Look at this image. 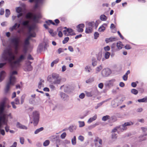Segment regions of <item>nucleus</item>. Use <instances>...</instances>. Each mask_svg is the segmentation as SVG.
<instances>
[{"label": "nucleus", "mask_w": 147, "mask_h": 147, "mask_svg": "<svg viewBox=\"0 0 147 147\" xmlns=\"http://www.w3.org/2000/svg\"><path fill=\"white\" fill-rule=\"evenodd\" d=\"M11 47H7L4 49L1 55V58L4 61H7L9 64L12 69H16L20 67V63L23 61L25 58V56L21 55L16 60L15 54L18 53L17 50L18 47H15V51H14Z\"/></svg>", "instance_id": "nucleus-1"}, {"label": "nucleus", "mask_w": 147, "mask_h": 147, "mask_svg": "<svg viewBox=\"0 0 147 147\" xmlns=\"http://www.w3.org/2000/svg\"><path fill=\"white\" fill-rule=\"evenodd\" d=\"M97 64V62L95 58H93L92 59V65L94 67L96 66Z\"/></svg>", "instance_id": "nucleus-30"}, {"label": "nucleus", "mask_w": 147, "mask_h": 147, "mask_svg": "<svg viewBox=\"0 0 147 147\" xmlns=\"http://www.w3.org/2000/svg\"><path fill=\"white\" fill-rule=\"evenodd\" d=\"M99 35V34L97 32H95L94 34V39H97Z\"/></svg>", "instance_id": "nucleus-59"}, {"label": "nucleus", "mask_w": 147, "mask_h": 147, "mask_svg": "<svg viewBox=\"0 0 147 147\" xmlns=\"http://www.w3.org/2000/svg\"><path fill=\"white\" fill-rule=\"evenodd\" d=\"M16 126L18 128L20 129H28V127L27 126L22 124L19 122H17L16 123Z\"/></svg>", "instance_id": "nucleus-15"}, {"label": "nucleus", "mask_w": 147, "mask_h": 147, "mask_svg": "<svg viewBox=\"0 0 147 147\" xmlns=\"http://www.w3.org/2000/svg\"><path fill=\"white\" fill-rule=\"evenodd\" d=\"M141 129L143 131V132L144 133L143 135H141L139 137L140 138L139 140L140 141H142L143 140H145L146 138L145 137H144V136H146L147 135V128L144 127H142L141 128Z\"/></svg>", "instance_id": "nucleus-13"}, {"label": "nucleus", "mask_w": 147, "mask_h": 147, "mask_svg": "<svg viewBox=\"0 0 147 147\" xmlns=\"http://www.w3.org/2000/svg\"><path fill=\"white\" fill-rule=\"evenodd\" d=\"M111 99V98H108L101 102L100 103H98L97 105V106L95 107V108L96 109H97L98 108L101 106L104 103L109 101Z\"/></svg>", "instance_id": "nucleus-20"}, {"label": "nucleus", "mask_w": 147, "mask_h": 147, "mask_svg": "<svg viewBox=\"0 0 147 147\" xmlns=\"http://www.w3.org/2000/svg\"><path fill=\"white\" fill-rule=\"evenodd\" d=\"M111 104L113 107H116L118 106V103L116 102L115 100H113L112 101Z\"/></svg>", "instance_id": "nucleus-28"}, {"label": "nucleus", "mask_w": 147, "mask_h": 147, "mask_svg": "<svg viewBox=\"0 0 147 147\" xmlns=\"http://www.w3.org/2000/svg\"><path fill=\"white\" fill-rule=\"evenodd\" d=\"M130 73V71L129 70H128L125 74L123 76V78L125 81H126L127 80V75Z\"/></svg>", "instance_id": "nucleus-25"}, {"label": "nucleus", "mask_w": 147, "mask_h": 147, "mask_svg": "<svg viewBox=\"0 0 147 147\" xmlns=\"http://www.w3.org/2000/svg\"><path fill=\"white\" fill-rule=\"evenodd\" d=\"M110 121H112V122H114L116 120V117L115 116H112L110 117Z\"/></svg>", "instance_id": "nucleus-61"}, {"label": "nucleus", "mask_w": 147, "mask_h": 147, "mask_svg": "<svg viewBox=\"0 0 147 147\" xmlns=\"http://www.w3.org/2000/svg\"><path fill=\"white\" fill-rule=\"evenodd\" d=\"M85 70L86 72H90L91 70V69L89 65H87L85 67Z\"/></svg>", "instance_id": "nucleus-38"}, {"label": "nucleus", "mask_w": 147, "mask_h": 147, "mask_svg": "<svg viewBox=\"0 0 147 147\" xmlns=\"http://www.w3.org/2000/svg\"><path fill=\"white\" fill-rule=\"evenodd\" d=\"M26 69L28 71H30L32 69V67L31 65H26Z\"/></svg>", "instance_id": "nucleus-50"}, {"label": "nucleus", "mask_w": 147, "mask_h": 147, "mask_svg": "<svg viewBox=\"0 0 147 147\" xmlns=\"http://www.w3.org/2000/svg\"><path fill=\"white\" fill-rule=\"evenodd\" d=\"M95 147H102V141L98 137H96L94 140Z\"/></svg>", "instance_id": "nucleus-9"}, {"label": "nucleus", "mask_w": 147, "mask_h": 147, "mask_svg": "<svg viewBox=\"0 0 147 147\" xmlns=\"http://www.w3.org/2000/svg\"><path fill=\"white\" fill-rule=\"evenodd\" d=\"M93 23L89 22L86 26L85 32L86 33H90L92 32L93 31L92 28H94Z\"/></svg>", "instance_id": "nucleus-10"}, {"label": "nucleus", "mask_w": 147, "mask_h": 147, "mask_svg": "<svg viewBox=\"0 0 147 147\" xmlns=\"http://www.w3.org/2000/svg\"><path fill=\"white\" fill-rule=\"evenodd\" d=\"M84 27V25L83 24H79L77 26V31L79 32H82L83 31L82 28Z\"/></svg>", "instance_id": "nucleus-18"}, {"label": "nucleus", "mask_w": 147, "mask_h": 147, "mask_svg": "<svg viewBox=\"0 0 147 147\" xmlns=\"http://www.w3.org/2000/svg\"><path fill=\"white\" fill-rule=\"evenodd\" d=\"M9 40L10 43L13 45V46H19L18 45L20 41V39L19 37L16 36L9 39Z\"/></svg>", "instance_id": "nucleus-7"}, {"label": "nucleus", "mask_w": 147, "mask_h": 147, "mask_svg": "<svg viewBox=\"0 0 147 147\" xmlns=\"http://www.w3.org/2000/svg\"><path fill=\"white\" fill-rule=\"evenodd\" d=\"M8 117H9L11 119L13 118L11 113L7 114L4 113V111L2 114L0 115V121H2V122L4 125H7V124Z\"/></svg>", "instance_id": "nucleus-4"}, {"label": "nucleus", "mask_w": 147, "mask_h": 147, "mask_svg": "<svg viewBox=\"0 0 147 147\" xmlns=\"http://www.w3.org/2000/svg\"><path fill=\"white\" fill-rule=\"evenodd\" d=\"M111 73V70L108 68L104 69L101 72V74L103 77H107L109 76Z\"/></svg>", "instance_id": "nucleus-11"}, {"label": "nucleus", "mask_w": 147, "mask_h": 147, "mask_svg": "<svg viewBox=\"0 0 147 147\" xmlns=\"http://www.w3.org/2000/svg\"><path fill=\"white\" fill-rule=\"evenodd\" d=\"M36 35V34L35 33H32L30 32L29 35L28 36V37L30 39V38L32 37H35Z\"/></svg>", "instance_id": "nucleus-51"}, {"label": "nucleus", "mask_w": 147, "mask_h": 147, "mask_svg": "<svg viewBox=\"0 0 147 147\" xmlns=\"http://www.w3.org/2000/svg\"><path fill=\"white\" fill-rule=\"evenodd\" d=\"M32 13H28L26 15V17L28 19H31V18Z\"/></svg>", "instance_id": "nucleus-56"}, {"label": "nucleus", "mask_w": 147, "mask_h": 147, "mask_svg": "<svg viewBox=\"0 0 147 147\" xmlns=\"http://www.w3.org/2000/svg\"><path fill=\"white\" fill-rule=\"evenodd\" d=\"M100 21L99 20H97L96 21L95 23H94V22H90V23H94V25L93 26L94 27H95V29H96L97 28V27L98 25V24L100 22Z\"/></svg>", "instance_id": "nucleus-32"}, {"label": "nucleus", "mask_w": 147, "mask_h": 147, "mask_svg": "<svg viewBox=\"0 0 147 147\" xmlns=\"http://www.w3.org/2000/svg\"><path fill=\"white\" fill-rule=\"evenodd\" d=\"M86 94L88 97H91L94 94V92L92 91L90 92H87L86 93Z\"/></svg>", "instance_id": "nucleus-35"}, {"label": "nucleus", "mask_w": 147, "mask_h": 147, "mask_svg": "<svg viewBox=\"0 0 147 147\" xmlns=\"http://www.w3.org/2000/svg\"><path fill=\"white\" fill-rule=\"evenodd\" d=\"M7 99L6 98H3L0 104V115L3 114L5 110V105Z\"/></svg>", "instance_id": "nucleus-8"}, {"label": "nucleus", "mask_w": 147, "mask_h": 147, "mask_svg": "<svg viewBox=\"0 0 147 147\" xmlns=\"http://www.w3.org/2000/svg\"><path fill=\"white\" fill-rule=\"evenodd\" d=\"M69 37H67L64 38V40L62 42L63 44L66 43L69 40Z\"/></svg>", "instance_id": "nucleus-54"}, {"label": "nucleus", "mask_w": 147, "mask_h": 147, "mask_svg": "<svg viewBox=\"0 0 147 147\" xmlns=\"http://www.w3.org/2000/svg\"><path fill=\"white\" fill-rule=\"evenodd\" d=\"M110 53L108 52L105 53V59H107L109 58L110 56Z\"/></svg>", "instance_id": "nucleus-47"}, {"label": "nucleus", "mask_w": 147, "mask_h": 147, "mask_svg": "<svg viewBox=\"0 0 147 147\" xmlns=\"http://www.w3.org/2000/svg\"><path fill=\"white\" fill-rule=\"evenodd\" d=\"M138 101L139 102H147V97H145L143 98L138 99Z\"/></svg>", "instance_id": "nucleus-33"}, {"label": "nucleus", "mask_w": 147, "mask_h": 147, "mask_svg": "<svg viewBox=\"0 0 147 147\" xmlns=\"http://www.w3.org/2000/svg\"><path fill=\"white\" fill-rule=\"evenodd\" d=\"M133 124V123L131 121L125 122L122 125H120L115 127L112 130V133H114L118 130L123 131L127 129V126H129Z\"/></svg>", "instance_id": "nucleus-3"}, {"label": "nucleus", "mask_w": 147, "mask_h": 147, "mask_svg": "<svg viewBox=\"0 0 147 147\" xmlns=\"http://www.w3.org/2000/svg\"><path fill=\"white\" fill-rule=\"evenodd\" d=\"M72 144L73 145H75L76 144V136H74L71 140Z\"/></svg>", "instance_id": "nucleus-46"}, {"label": "nucleus", "mask_w": 147, "mask_h": 147, "mask_svg": "<svg viewBox=\"0 0 147 147\" xmlns=\"http://www.w3.org/2000/svg\"><path fill=\"white\" fill-rule=\"evenodd\" d=\"M117 134L115 133H113L112 134V138L113 139H115L117 138Z\"/></svg>", "instance_id": "nucleus-64"}, {"label": "nucleus", "mask_w": 147, "mask_h": 147, "mask_svg": "<svg viewBox=\"0 0 147 147\" xmlns=\"http://www.w3.org/2000/svg\"><path fill=\"white\" fill-rule=\"evenodd\" d=\"M115 81L114 79L107 81L105 84V86L108 87H111L113 86V83Z\"/></svg>", "instance_id": "nucleus-14"}, {"label": "nucleus", "mask_w": 147, "mask_h": 147, "mask_svg": "<svg viewBox=\"0 0 147 147\" xmlns=\"http://www.w3.org/2000/svg\"><path fill=\"white\" fill-rule=\"evenodd\" d=\"M47 47H38L37 51L39 53H41V52L44 51L47 49Z\"/></svg>", "instance_id": "nucleus-19"}, {"label": "nucleus", "mask_w": 147, "mask_h": 147, "mask_svg": "<svg viewBox=\"0 0 147 147\" xmlns=\"http://www.w3.org/2000/svg\"><path fill=\"white\" fill-rule=\"evenodd\" d=\"M50 143V141L49 140H45L43 143V146H47Z\"/></svg>", "instance_id": "nucleus-53"}, {"label": "nucleus", "mask_w": 147, "mask_h": 147, "mask_svg": "<svg viewBox=\"0 0 147 147\" xmlns=\"http://www.w3.org/2000/svg\"><path fill=\"white\" fill-rule=\"evenodd\" d=\"M67 49H63L61 48H59L58 50V52L59 54H60L61 53L63 52L64 51V50H66Z\"/></svg>", "instance_id": "nucleus-55"}, {"label": "nucleus", "mask_w": 147, "mask_h": 147, "mask_svg": "<svg viewBox=\"0 0 147 147\" xmlns=\"http://www.w3.org/2000/svg\"><path fill=\"white\" fill-rule=\"evenodd\" d=\"M99 124V123L98 122H97L95 124L92 125L88 127V129L91 130L92 129L94 128L96 126L98 125Z\"/></svg>", "instance_id": "nucleus-27"}, {"label": "nucleus", "mask_w": 147, "mask_h": 147, "mask_svg": "<svg viewBox=\"0 0 147 147\" xmlns=\"http://www.w3.org/2000/svg\"><path fill=\"white\" fill-rule=\"evenodd\" d=\"M26 95L25 94H23L21 97V104H22L24 102V100L25 97Z\"/></svg>", "instance_id": "nucleus-48"}, {"label": "nucleus", "mask_w": 147, "mask_h": 147, "mask_svg": "<svg viewBox=\"0 0 147 147\" xmlns=\"http://www.w3.org/2000/svg\"><path fill=\"white\" fill-rule=\"evenodd\" d=\"M22 25L23 26L27 27L29 26V22L28 20L23 21L22 23Z\"/></svg>", "instance_id": "nucleus-24"}, {"label": "nucleus", "mask_w": 147, "mask_h": 147, "mask_svg": "<svg viewBox=\"0 0 147 147\" xmlns=\"http://www.w3.org/2000/svg\"><path fill=\"white\" fill-rule=\"evenodd\" d=\"M18 74V72L16 71H11L9 73V80L7 82L5 88V92L7 93L11 86L14 85L16 83V78L15 75Z\"/></svg>", "instance_id": "nucleus-2"}, {"label": "nucleus", "mask_w": 147, "mask_h": 147, "mask_svg": "<svg viewBox=\"0 0 147 147\" xmlns=\"http://www.w3.org/2000/svg\"><path fill=\"white\" fill-rule=\"evenodd\" d=\"M17 25V23H15L13 26L12 27H11L9 28V30L10 31V32H12L14 30H16Z\"/></svg>", "instance_id": "nucleus-31"}, {"label": "nucleus", "mask_w": 147, "mask_h": 147, "mask_svg": "<svg viewBox=\"0 0 147 147\" xmlns=\"http://www.w3.org/2000/svg\"><path fill=\"white\" fill-rule=\"evenodd\" d=\"M110 119V116L106 115L103 116L102 118V120L104 121H106L107 120Z\"/></svg>", "instance_id": "nucleus-42"}, {"label": "nucleus", "mask_w": 147, "mask_h": 147, "mask_svg": "<svg viewBox=\"0 0 147 147\" xmlns=\"http://www.w3.org/2000/svg\"><path fill=\"white\" fill-rule=\"evenodd\" d=\"M29 102L30 104H32L34 105H36L35 102L34 98H30L29 100Z\"/></svg>", "instance_id": "nucleus-37"}, {"label": "nucleus", "mask_w": 147, "mask_h": 147, "mask_svg": "<svg viewBox=\"0 0 147 147\" xmlns=\"http://www.w3.org/2000/svg\"><path fill=\"white\" fill-rule=\"evenodd\" d=\"M52 77L54 80L52 84H60L61 79L59 77V74L53 73L52 74Z\"/></svg>", "instance_id": "nucleus-5"}, {"label": "nucleus", "mask_w": 147, "mask_h": 147, "mask_svg": "<svg viewBox=\"0 0 147 147\" xmlns=\"http://www.w3.org/2000/svg\"><path fill=\"white\" fill-rule=\"evenodd\" d=\"M24 47L23 49V51L25 54L28 51V47Z\"/></svg>", "instance_id": "nucleus-62"}, {"label": "nucleus", "mask_w": 147, "mask_h": 147, "mask_svg": "<svg viewBox=\"0 0 147 147\" xmlns=\"http://www.w3.org/2000/svg\"><path fill=\"white\" fill-rule=\"evenodd\" d=\"M69 129L70 132H72L73 131L76 129V127L75 125L71 126L69 127Z\"/></svg>", "instance_id": "nucleus-36"}, {"label": "nucleus", "mask_w": 147, "mask_h": 147, "mask_svg": "<svg viewBox=\"0 0 147 147\" xmlns=\"http://www.w3.org/2000/svg\"><path fill=\"white\" fill-rule=\"evenodd\" d=\"M131 92L132 94L136 95L138 93V91L135 89H132L131 90Z\"/></svg>", "instance_id": "nucleus-45"}, {"label": "nucleus", "mask_w": 147, "mask_h": 147, "mask_svg": "<svg viewBox=\"0 0 147 147\" xmlns=\"http://www.w3.org/2000/svg\"><path fill=\"white\" fill-rule=\"evenodd\" d=\"M105 29V28L103 26H102L99 27L98 29V31L100 32H102L104 31Z\"/></svg>", "instance_id": "nucleus-52"}, {"label": "nucleus", "mask_w": 147, "mask_h": 147, "mask_svg": "<svg viewBox=\"0 0 147 147\" xmlns=\"http://www.w3.org/2000/svg\"><path fill=\"white\" fill-rule=\"evenodd\" d=\"M33 124L34 126H36L38 124L39 118V113L37 111H34L33 113Z\"/></svg>", "instance_id": "nucleus-6"}, {"label": "nucleus", "mask_w": 147, "mask_h": 147, "mask_svg": "<svg viewBox=\"0 0 147 147\" xmlns=\"http://www.w3.org/2000/svg\"><path fill=\"white\" fill-rule=\"evenodd\" d=\"M10 14V12L9 9H7L5 10V16L6 18L9 17Z\"/></svg>", "instance_id": "nucleus-40"}, {"label": "nucleus", "mask_w": 147, "mask_h": 147, "mask_svg": "<svg viewBox=\"0 0 147 147\" xmlns=\"http://www.w3.org/2000/svg\"><path fill=\"white\" fill-rule=\"evenodd\" d=\"M64 34L67 36L75 35L76 33L74 32V30L71 28H67L63 31Z\"/></svg>", "instance_id": "nucleus-12"}, {"label": "nucleus", "mask_w": 147, "mask_h": 147, "mask_svg": "<svg viewBox=\"0 0 147 147\" xmlns=\"http://www.w3.org/2000/svg\"><path fill=\"white\" fill-rule=\"evenodd\" d=\"M40 18L39 16H36V15H34L33 16V21L34 22H38V20L37 19V18Z\"/></svg>", "instance_id": "nucleus-43"}, {"label": "nucleus", "mask_w": 147, "mask_h": 147, "mask_svg": "<svg viewBox=\"0 0 147 147\" xmlns=\"http://www.w3.org/2000/svg\"><path fill=\"white\" fill-rule=\"evenodd\" d=\"M78 139L81 142H83L84 140V138L82 136H80L78 137Z\"/></svg>", "instance_id": "nucleus-63"}, {"label": "nucleus", "mask_w": 147, "mask_h": 147, "mask_svg": "<svg viewBox=\"0 0 147 147\" xmlns=\"http://www.w3.org/2000/svg\"><path fill=\"white\" fill-rule=\"evenodd\" d=\"M79 123V127H82L85 125L84 122L83 121H78Z\"/></svg>", "instance_id": "nucleus-44"}, {"label": "nucleus", "mask_w": 147, "mask_h": 147, "mask_svg": "<svg viewBox=\"0 0 147 147\" xmlns=\"http://www.w3.org/2000/svg\"><path fill=\"white\" fill-rule=\"evenodd\" d=\"M100 19L102 21H105L107 19V17L104 15H102L100 17Z\"/></svg>", "instance_id": "nucleus-41"}, {"label": "nucleus", "mask_w": 147, "mask_h": 147, "mask_svg": "<svg viewBox=\"0 0 147 147\" xmlns=\"http://www.w3.org/2000/svg\"><path fill=\"white\" fill-rule=\"evenodd\" d=\"M29 38L28 37H27L25 40L24 41V44L26 45H28L29 44Z\"/></svg>", "instance_id": "nucleus-49"}, {"label": "nucleus", "mask_w": 147, "mask_h": 147, "mask_svg": "<svg viewBox=\"0 0 147 147\" xmlns=\"http://www.w3.org/2000/svg\"><path fill=\"white\" fill-rule=\"evenodd\" d=\"M97 118V115H94L92 117L90 118L88 120L87 123H90L93 121L95 120Z\"/></svg>", "instance_id": "nucleus-22"}, {"label": "nucleus", "mask_w": 147, "mask_h": 147, "mask_svg": "<svg viewBox=\"0 0 147 147\" xmlns=\"http://www.w3.org/2000/svg\"><path fill=\"white\" fill-rule=\"evenodd\" d=\"M5 76V72L4 71H2L0 74V82L4 79Z\"/></svg>", "instance_id": "nucleus-21"}, {"label": "nucleus", "mask_w": 147, "mask_h": 147, "mask_svg": "<svg viewBox=\"0 0 147 147\" xmlns=\"http://www.w3.org/2000/svg\"><path fill=\"white\" fill-rule=\"evenodd\" d=\"M96 58L97 60L99 61H100L101 59L102 61H103L105 60V59L102 58V53L101 52H99L96 55Z\"/></svg>", "instance_id": "nucleus-16"}, {"label": "nucleus", "mask_w": 147, "mask_h": 147, "mask_svg": "<svg viewBox=\"0 0 147 147\" xmlns=\"http://www.w3.org/2000/svg\"><path fill=\"white\" fill-rule=\"evenodd\" d=\"M102 66L101 65H100L96 68V70L97 72H99L102 69Z\"/></svg>", "instance_id": "nucleus-39"}, {"label": "nucleus", "mask_w": 147, "mask_h": 147, "mask_svg": "<svg viewBox=\"0 0 147 147\" xmlns=\"http://www.w3.org/2000/svg\"><path fill=\"white\" fill-rule=\"evenodd\" d=\"M44 129V128L43 127H41L40 128L38 129H36L35 131H34V133L35 134H37L40 131H42Z\"/></svg>", "instance_id": "nucleus-34"}, {"label": "nucleus", "mask_w": 147, "mask_h": 147, "mask_svg": "<svg viewBox=\"0 0 147 147\" xmlns=\"http://www.w3.org/2000/svg\"><path fill=\"white\" fill-rule=\"evenodd\" d=\"M60 96L63 100L67 101L68 100V96L63 92L60 93Z\"/></svg>", "instance_id": "nucleus-17"}, {"label": "nucleus", "mask_w": 147, "mask_h": 147, "mask_svg": "<svg viewBox=\"0 0 147 147\" xmlns=\"http://www.w3.org/2000/svg\"><path fill=\"white\" fill-rule=\"evenodd\" d=\"M116 38H115L111 37L110 38H106L105 39V42L107 43L109 42H112L116 40Z\"/></svg>", "instance_id": "nucleus-23"}, {"label": "nucleus", "mask_w": 147, "mask_h": 147, "mask_svg": "<svg viewBox=\"0 0 147 147\" xmlns=\"http://www.w3.org/2000/svg\"><path fill=\"white\" fill-rule=\"evenodd\" d=\"M45 23L47 24L48 25H50L51 24H52L53 25L56 26V24L51 20H48L45 21Z\"/></svg>", "instance_id": "nucleus-29"}, {"label": "nucleus", "mask_w": 147, "mask_h": 147, "mask_svg": "<svg viewBox=\"0 0 147 147\" xmlns=\"http://www.w3.org/2000/svg\"><path fill=\"white\" fill-rule=\"evenodd\" d=\"M53 78L51 76H49L47 78V80L50 82H53Z\"/></svg>", "instance_id": "nucleus-58"}, {"label": "nucleus", "mask_w": 147, "mask_h": 147, "mask_svg": "<svg viewBox=\"0 0 147 147\" xmlns=\"http://www.w3.org/2000/svg\"><path fill=\"white\" fill-rule=\"evenodd\" d=\"M66 136V132L63 133L61 135V139H64Z\"/></svg>", "instance_id": "nucleus-60"}, {"label": "nucleus", "mask_w": 147, "mask_h": 147, "mask_svg": "<svg viewBox=\"0 0 147 147\" xmlns=\"http://www.w3.org/2000/svg\"><path fill=\"white\" fill-rule=\"evenodd\" d=\"M94 81L93 78H91L86 81V82L87 83H89Z\"/></svg>", "instance_id": "nucleus-57"}, {"label": "nucleus", "mask_w": 147, "mask_h": 147, "mask_svg": "<svg viewBox=\"0 0 147 147\" xmlns=\"http://www.w3.org/2000/svg\"><path fill=\"white\" fill-rule=\"evenodd\" d=\"M43 0H35V2L36 3V4L35 5V7L36 8H37L39 4H42Z\"/></svg>", "instance_id": "nucleus-26"}]
</instances>
